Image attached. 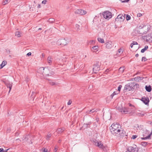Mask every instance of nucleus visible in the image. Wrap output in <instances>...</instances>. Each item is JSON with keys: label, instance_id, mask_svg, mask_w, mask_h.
I'll return each instance as SVG.
<instances>
[{"label": "nucleus", "instance_id": "2eb2a0df", "mask_svg": "<svg viewBox=\"0 0 152 152\" xmlns=\"http://www.w3.org/2000/svg\"><path fill=\"white\" fill-rule=\"evenodd\" d=\"M95 145L102 149L104 146L101 143V142H95Z\"/></svg>", "mask_w": 152, "mask_h": 152}, {"label": "nucleus", "instance_id": "5fc2aeb1", "mask_svg": "<svg viewBox=\"0 0 152 152\" xmlns=\"http://www.w3.org/2000/svg\"><path fill=\"white\" fill-rule=\"evenodd\" d=\"M4 150L2 148H0V152H4Z\"/></svg>", "mask_w": 152, "mask_h": 152}, {"label": "nucleus", "instance_id": "dca6fc26", "mask_svg": "<svg viewBox=\"0 0 152 152\" xmlns=\"http://www.w3.org/2000/svg\"><path fill=\"white\" fill-rule=\"evenodd\" d=\"M65 129L64 128H59L56 131L57 133L58 134H61L65 130Z\"/></svg>", "mask_w": 152, "mask_h": 152}, {"label": "nucleus", "instance_id": "6e6d98bb", "mask_svg": "<svg viewBox=\"0 0 152 152\" xmlns=\"http://www.w3.org/2000/svg\"><path fill=\"white\" fill-rule=\"evenodd\" d=\"M31 53L30 52L28 53H27V54H26V55L28 56H31Z\"/></svg>", "mask_w": 152, "mask_h": 152}, {"label": "nucleus", "instance_id": "c85d7f7f", "mask_svg": "<svg viewBox=\"0 0 152 152\" xmlns=\"http://www.w3.org/2000/svg\"><path fill=\"white\" fill-rule=\"evenodd\" d=\"M10 1V0H5L3 1L2 3V4L3 5H5L7 4Z\"/></svg>", "mask_w": 152, "mask_h": 152}, {"label": "nucleus", "instance_id": "338daca9", "mask_svg": "<svg viewBox=\"0 0 152 152\" xmlns=\"http://www.w3.org/2000/svg\"><path fill=\"white\" fill-rule=\"evenodd\" d=\"M9 149H6L5 150H4V152H7L8 150Z\"/></svg>", "mask_w": 152, "mask_h": 152}, {"label": "nucleus", "instance_id": "0e129e2a", "mask_svg": "<svg viewBox=\"0 0 152 152\" xmlns=\"http://www.w3.org/2000/svg\"><path fill=\"white\" fill-rule=\"evenodd\" d=\"M114 96V95L113 94H112L111 95H110V96L111 97V98L112 99L113 96Z\"/></svg>", "mask_w": 152, "mask_h": 152}, {"label": "nucleus", "instance_id": "473e14b6", "mask_svg": "<svg viewBox=\"0 0 152 152\" xmlns=\"http://www.w3.org/2000/svg\"><path fill=\"white\" fill-rule=\"evenodd\" d=\"M2 81L6 86L10 83L9 81L7 80H3Z\"/></svg>", "mask_w": 152, "mask_h": 152}, {"label": "nucleus", "instance_id": "2f4dec72", "mask_svg": "<svg viewBox=\"0 0 152 152\" xmlns=\"http://www.w3.org/2000/svg\"><path fill=\"white\" fill-rule=\"evenodd\" d=\"M15 36L18 37H20L21 36V34L20 33V32L19 31H17L15 33Z\"/></svg>", "mask_w": 152, "mask_h": 152}, {"label": "nucleus", "instance_id": "bf43d9fd", "mask_svg": "<svg viewBox=\"0 0 152 152\" xmlns=\"http://www.w3.org/2000/svg\"><path fill=\"white\" fill-rule=\"evenodd\" d=\"M117 91H115L113 93V94L115 95L118 94V93H117Z\"/></svg>", "mask_w": 152, "mask_h": 152}, {"label": "nucleus", "instance_id": "e433bc0d", "mask_svg": "<svg viewBox=\"0 0 152 152\" xmlns=\"http://www.w3.org/2000/svg\"><path fill=\"white\" fill-rule=\"evenodd\" d=\"M42 152H48V150L46 148H43L42 149Z\"/></svg>", "mask_w": 152, "mask_h": 152}, {"label": "nucleus", "instance_id": "f704fd0d", "mask_svg": "<svg viewBox=\"0 0 152 152\" xmlns=\"http://www.w3.org/2000/svg\"><path fill=\"white\" fill-rule=\"evenodd\" d=\"M55 21V19L53 18H50L49 19V22L50 23H53Z\"/></svg>", "mask_w": 152, "mask_h": 152}, {"label": "nucleus", "instance_id": "f257e3e1", "mask_svg": "<svg viewBox=\"0 0 152 152\" xmlns=\"http://www.w3.org/2000/svg\"><path fill=\"white\" fill-rule=\"evenodd\" d=\"M121 126L120 125L117 123H114L112 124L110 127V130L111 133L116 135L118 134L119 136L121 137L123 136L124 134V131L121 128Z\"/></svg>", "mask_w": 152, "mask_h": 152}, {"label": "nucleus", "instance_id": "20e7f679", "mask_svg": "<svg viewBox=\"0 0 152 152\" xmlns=\"http://www.w3.org/2000/svg\"><path fill=\"white\" fill-rule=\"evenodd\" d=\"M102 15L104 18L107 20H109L112 17V13L109 11H105L102 13Z\"/></svg>", "mask_w": 152, "mask_h": 152}, {"label": "nucleus", "instance_id": "3c124183", "mask_svg": "<svg viewBox=\"0 0 152 152\" xmlns=\"http://www.w3.org/2000/svg\"><path fill=\"white\" fill-rule=\"evenodd\" d=\"M142 16V14L141 13H139L137 14V17H140Z\"/></svg>", "mask_w": 152, "mask_h": 152}, {"label": "nucleus", "instance_id": "052dcab7", "mask_svg": "<svg viewBox=\"0 0 152 152\" xmlns=\"http://www.w3.org/2000/svg\"><path fill=\"white\" fill-rule=\"evenodd\" d=\"M91 124V122H88V123H86V124H84V125H90Z\"/></svg>", "mask_w": 152, "mask_h": 152}, {"label": "nucleus", "instance_id": "a18cd8bd", "mask_svg": "<svg viewBox=\"0 0 152 152\" xmlns=\"http://www.w3.org/2000/svg\"><path fill=\"white\" fill-rule=\"evenodd\" d=\"M147 60L146 58L145 57H142V61H145Z\"/></svg>", "mask_w": 152, "mask_h": 152}, {"label": "nucleus", "instance_id": "680f3d73", "mask_svg": "<svg viewBox=\"0 0 152 152\" xmlns=\"http://www.w3.org/2000/svg\"><path fill=\"white\" fill-rule=\"evenodd\" d=\"M6 50V51H7V52L8 53H9V54L10 52V50L8 49H7Z\"/></svg>", "mask_w": 152, "mask_h": 152}, {"label": "nucleus", "instance_id": "0eeeda50", "mask_svg": "<svg viewBox=\"0 0 152 152\" xmlns=\"http://www.w3.org/2000/svg\"><path fill=\"white\" fill-rule=\"evenodd\" d=\"M40 69H41V70L43 69V70L44 71L43 72V73H42V74H45V75H46V76H51L52 75H53L54 74V72H51L50 73V75H49L48 73V72H47V71H48V68L47 67L44 68L43 67H41V68H40Z\"/></svg>", "mask_w": 152, "mask_h": 152}, {"label": "nucleus", "instance_id": "c756f323", "mask_svg": "<svg viewBox=\"0 0 152 152\" xmlns=\"http://www.w3.org/2000/svg\"><path fill=\"white\" fill-rule=\"evenodd\" d=\"M6 86L8 88H10V90L9 92V93L12 88V84H11L10 83L9 84H8V85Z\"/></svg>", "mask_w": 152, "mask_h": 152}, {"label": "nucleus", "instance_id": "aec40b11", "mask_svg": "<svg viewBox=\"0 0 152 152\" xmlns=\"http://www.w3.org/2000/svg\"><path fill=\"white\" fill-rule=\"evenodd\" d=\"M7 64V61H4L0 65V69H2Z\"/></svg>", "mask_w": 152, "mask_h": 152}, {"label": "nucleus", "instance_id": "603ef678", "mask_svg": "<svg viewBox=\"0 0 152 152\" xmlns=\"http://www.w3.org/2000/svg\"><path fill=\"white\" fill-rule=\"evenodd\" d=\"M72 102L70 100H69V101L68 102V103H67L68 105H69L71 104L72 103Z\"/></svg>", "mask_w": 152, "mask_h": 152}, {"label": "nucleus", "instance_id": "58836bf2", "mask_svg": "<svg viewBox=\"0 0 152 152\" xmlns=\"http://www.w3.org/2000/svg\"><path fill=\"white\" fill-rule=\"evenodd\" d=\"M126 19L127 20H130L131 19L130 16L129 15H127L126 17Z\"/></svg>", "mask_w": 152, "mask_h": 152}, {"label": "nucleus", "instance_id": "37998d69", "mask_svg": "<svg viewBox=\"0 0 152 152\" xmlns=\"http://www.w3.org/2000/svg\"><path fill=\"white\" fill-rule=\"evenodd\" d=\"M92 48L94 50H97L98 48V46H94Z\"/></svg>", "mask_w": 152, "mask_h": 152}, {"label": "nucleus", "instance_id": "c03bdc74", "mask_svg": "<svg viewBox=\"0 0 152 152\" xmlns=\"http://www.w3.org/2000/svg\"><path fill=\"white\" fill-rule=\"evenodd\" d=\"M139 77H135L134 78L135 80L136 81H140V80L139 79L140 78H139Z\"/></svg>", "mask_w": 152, "mask_h": 152}, {"label": "nucleus", "instance_id": "de8ad7c7", "mask_svg": "<svg viewBox=\"0 0 152 152\" xmlns=\"http://www.w3.org/2000/svg\"><path fill=\"white\" fill-rule=\"evenodd\" d=\"M47 1L46 0H44L42 1V3L44 4H45L47 2Z\"/></svg>", "mask_w": 152, "mask_h": 152}, {"label": "nucleus", "instance_id": "a19ab883", "mask_svg": "<svg viewBox=\"0 0 152 152\" xmlns=\"http://www.w3.org/2000/svg\"><path fill=\"white\" fill-rule=\"evenodd\" d=\"M58 147L57 146H56L55 147L54 149V152H57V151L58 150Z\"/></svg>", "mask_w": 152, "mask_h": 152}, {"label": "nucleus", "instance_id": "7c9ffc66", "mask_svg": "<svg viewBox=\"0 0 152 152\" xmlns=\"http://www.w3.org/2000/svg\"><path fill=\"white\" fill-rule=\"evenodd\" d=\"M148 144V142H141V145L143 146H146Z\"/></svg>", "mask_w": 152, "mask_h": 152}, {"label": "nucleus", "instance_id": "6ab92c4d", "mask_svg": "<svg viewBox=\"0 0 152 152\" xmlns=\"http://www.w3.org/2000/svg\"><path fill=\"white\" fill-rule=\"evenodd\" d=\"M152 134V130H151V133L149 134L148 136L144 137H141V139L142 140H145L147 139H149L150 138V137L151 135Z\"/></svg>", "mask_w": 152, "mask_h": 152}, {"label": "nucleus", "instance_id": "774afa93", "mask_svg": "<svg viewBox=\"0 0 152 152\" xmlns=\"http://www.w3.org/2000/svg\"><path fill=\"white\" fill-rule=\"evenodd\" d=\"M138 56H139V54L138 53L136 54L135 56L136 57H137Z\"/></svg>", "mask_w": 152, "mask_h": 152}, {"label": "nucleus", "instance_id": "a211bd4d", "mask_svg": "<svg viewBox=\"0 0 152 152\" xmlns=\"http://www.w3.org/2000/svg\"><path fill=\"white\" fill-rule=\"evenodd\" d=\"M146 113L145 112H141L138 113L137 112L136 113V115L139 117H143L145 114Z\"/></svg>", "mask_w": 152, "mask_h": 152}, {"label": "nucleus", "instance_id": "f03ea898", "mask_svg": "<svg viewBox=\"0 0 152 152\" xmlns=\"http://www.w3.org/2000/svg\"><path fill=\"white\" fill-rule=\"evenodd\" d=\"M101 64L99 61L95 63L94 65L93 71L95 73H97L100 70V66Z\"/></svg>", "mask_w": 152, "mask_h": 152}, {"label": "nucleus", "instance_id": "a878e982", "mask_svg": "<svg viewBox=\"0 0 152 152\" xmlns=\"http://www.w3.org/2000/svg\"><path fill=\"white\" fill-rule=\"evenodd\" d=\"M148 48V46L147 45H145L144 48L142 49L141 50V52L142 53H143Z\"/></svg>", "mask_w": 152, "mask_h": 152}, {"label": "nucleus", "instance_id": "ea45409f", "mask_svg": "<svg viewBox=\"0 0 152 152\" xmlns=\"http://www.w3.org/2000/svg\"><path fill=\"white\" fill-rule=\"evenodd\" d=\"M80 26L78 24H76V28L77 30H80Z\"/></svg>", "mask_w": 152, "mask_h": 152}, {"label": "nucleus", "instance_id": "39448f33", "mask_svg": "<svg viewBox=\"0 0 152 152\" xmlns=\"http://www.w3.org/2000/svg\"><path fill=\"white\" fill-rule=\"evenodd\" d=\"M125 14L124 16L122 14H119L115 19V21L120 22H123L125 19Z\"/></svg>", "mask_w": 152, "mask_h": 152}, {"label": "nucleus", "instance_id": "69168bd1", "mask_svg": "<svg viewBox=\"0 0 152 152\" xmlns=\"http://www.w3.org/2000/svg\"><path fill=\"white\" fill-rule=\"evenodd\" d=\"M26 81L27 82H28V81H29V80L28 79V77L27 76L26 77Z\"/></svg>", "mask_w": 152, "mask_h": 152}, {"label": "nucleus", "instance_id": "7ed1b4c3", "mask_svg": "<svg viewBox=\"0 0 152 152\" xmlns=\"http://www.w3.org/2000/svg\"><path fill=\"white\" fill-rule=\"evenodd\" d=\"M138 149L136 145H133L132 146H129L128 148L127 151L126 152H138Z\"/></svg>", "mask_w": 152, "mask_h": 152}, {"label": "nucleus", "instance_id": "864d4df0", "mask_svg": "<svg viewBox=\"0 0 152 152\" xmlns=\"http://www.w3.org/2000/svg\"><path fill=\"white\" fill-rule=\"evenodd\" d=\"M109 71V70L108 69H107L104 72V73L105 74H107L108 72Z\"/></svg>", "mask_w": 152, "mask_h": 152}, {"label": "nucleus", "instance_id": "f3484780", "mask_svg": "<svg viewBox=\"0 0 152 152\" xmlns=\"http://www.w3.org/2000/svg\"><path fill=\"white\" fill-rule=\"evenodd\" d=\"M119 111L125 114L128 113L127 108L124 107L122 109H120Z\"/></svg>", "mask_w": 152, "mask_h": 152}, {"label": "nucleus", "instance_id": "412c9836", "mask_svg": "<svg viewBox=\"0 0 152 152\" xmlns=\"http://www.w3.org/2000/svg\"><path fill=\"white\" fill-rule=\"evenodd\" d=\"M132 84H133V88H139V86L138 84L135 83L134 82H132Z\"/></svg>", "mask_w": 152, "mask_h": 152}, {"label": "nucleus", "instance_id": "423d86ee", "mask_svg": "<svg viewBox=\"0 0 152 152\" xmlns=\"http://www.w3.org/2000/svg\"><path fill=\"white\" fill-rule=\"evenodd\" d=\"M133 84L131 82L126 85L124 87V90L126 91L132 90L134 88H133Z\"/></svg>", "mask_w": 152, "mask_h": 152}, {"label": "nucleus", "instance_id": "6e6552de", "mask_svg": "<svg viewBox=\"0 0 152 152\" xmlns=\"http://www.w3.org/2000/svg\"><path fill=\"white\" fill-rule=\"evenodd\" d=\"M87 12L82 9H77L75 11V13L77 14L84 15L87 13Z\"/></svg>", "mask_w": 152, "mask_h": 152}, {"label": "nucleus", "instance_id": "5701e85b", "mask_svg": "<svg viewBox=\"0 0 152 152\" xmlns=\"http://www.w3.org/2000/svg\"><path fill=\"white\" fill-rule=\"evenodd\" d=\"M128 110V113H132L134 111V108H127Z\"/></svg>", "mask_w": 152, "mask_h": 152}, {"label": "nucleus", "instance_id": "cd10ccee", "mask_svg": "<svg viewBox=\"0 0 152 152\" xmlns=\"http://www.w3.org/2000/svg\"><path fill=\"white\" fill-rule=\"evenodd\" d=\"M49 83L52 86H53L57 84L51 80H49Z\"/></svg>", "mask_w": 152, "mask_h": 152}, {"label": "nucleus", "instance_id": "9d476101", "mask_svg": "<svg viewBox=\"0 0 152 152\" xmlns=\"http://www.w3.org/2000/svg\"><path fill=\"white\" fill-rule=\"evenodd\" d=\"M53 58L51 56H50L48 57L47 58V62L49 65H51L53 63H56L55 61H53Z\"/></svg>", "mask_w": 152, "mask_h": 152}, {"label": "nucleus", "instance_id": "4468645a", "mask_svg": "<svg viewBox=\"0 0 152 152\" xmlns=\"http://www.w3.org/2000/svg\"><path fill=\"white\" fill-rule=\"evenodd\" d=\"M141 101L145 104H147L149 102V100L148 98L142 97L141 99Z\"/></svg>", "mask_w": 152, "mask_h": 152}, {"label": "nucleus", "instance_id": "4d7b16f0", "mask_svg": "<svg viewBox=\"0 0 152 152\" xmlns=\"http://www.w3.org/2000/svg\"><path fill=\"white\" fill-rule=\"evenodd\" d=\"M130 0H124L122 1V2H128Z\"/></svg>", "mask_w": 152, "mask_h": 152}, {"label": "nucleus", "instance_id": "49530a36", "mask_svg": "<svg viewBox=\"0 0 152 152\" xmlns=\"http://www.w3.org/2000/svg\"><path fill=\"white\" fill-rule=\"evenodd\" d=\"M122 51H123V50L122 49H120L118 50V53H120L121 52H122V53L123 52Z\"/></svg>", "mask_w": 152, "mask_h": 152}, {"label": "nucleus", "instance_id": "9b49d317", "mask_svg": "<svg viewBox=\"0 0 152 152\" xmlns=\"http://www.w3.org/2000/svg\"><path fill=\"white\" fill-rule=\"evenodd\" d=\"M97 111L98 110L97 109L95 108H93L87 110L86 112V113L87 115L93 114L94 113L97 112Z\"/></svg>", "mask_w": 152, "mask_h": 152}, {"label": "nucleus", "instance_id": "b1692460", "mask_svg": "<svg viewBox=\"0 0 152 152\" xmlns=\"http://www.w3.org/2000/svg\"><path fill=\"white\" fill-rule=\"evenodd\" d=\"M145 88L146 90L148 92H150L151 91L152 88L150 86H146Z\"/></svg>", "mask_w": 152, "mask_h": 152}, {"label": "nucleus", "instance_id": "1a4fd4ad", "mask_svg": "<svg viewBox=\"0 0 152 152\" xmlns=\"http://www.w3.org/2000/svg\"><path fill=\"white\" fill-rule=\"evenodd\" d=\"M67 43V41L64 39H59L57 42L58 44L60 45H65Z\"/></svg>", "mask_w": 152, "mask_h": 152}, {"label": "nucleus", "instance_id": "e2e57ef3", "mask_svg": "<svg viewBox=\"0 0 152 152\" xmlns=\"http://www.w3.org/2000/svg\"><path fill=\"white\" fill-rule=\"evenodd\" d=\"M139 78H140L139 79L140 80V81L143 78V77H139Z\"/></svg>", "mask_w": 152, "mask_h": 152}, {"label": "nucleus", "instance_id": "4be33fe9", "mask_svg": "<svg viewBox=\"0 0 152 152\" xmlns=\"http://www.w3.org/2000/svg\"><path fill=\"white\" fill-rule=\"evenodd\" d=\"M30 138V135H26L23 137V139L25 141H27Z\"/></svg>", "mask_w": 152, "mask_h": 152}, {"label": "nucleus", "instance_id": "393cba45", "mask_svg": "<svg viewBox=\"0 0 152 152\" xmlns=\"http://www.w3.org/2000/svg\"><path fill=\"white\" fill-rule=\"evenodd\" d=\"M51 134L49 132H48L46 137V139L48 140H50V138L51 137Z\"/></svg>", "mask_w": 152, "mask_h": 152}, {"label": "nucleus", "instance_id": "13d9d810", "mask_svg": "<svg viewBox=\"0 0 152 152\" xmlns=\"http://www.w3.org/2000/svg\"><path fill=\"white\" fill-rule=\"evenodd\" d=\"M132 43V44H133V45L137 44V43L136 42H134Z\"/></svg>", "mask_w": 152, "mask_h": 152}, {"label": "nucleus", "instance_id": "c9c22d12", "mask_svg": "<svg viewBox=\"0 0 152 152\" xmlns=\"http://www.w3.org/2000/svg\"><path fill=\"white\" fill-rule=\"evenodd\" d=\"M95 43V41L94 40H90L88 42V44L91 45L92 44L94 43Z\"/></svg>", "mask_w": 152, "mask_h": 152}, {"label": "nucleus", "instance_id": "ddd939ff", "mask_svg": "<svg viewBox=\"0 0 152 152\" xmlns=\"http://www.w3.org/2000/svg\"><path fill=\"white\" fill-rule=\"evenodd\" d=\"M113 44L111 41H108L106 43V47L108 49H110L113 46Z\"/></svg>", "mask_w": 152, "mask_h": 152}, {"label": "nucleus", "instance_id": "8fccbe9b", "mask_svg": "<svg viewBox=\"0 0 152 152\" xmlns=\"http://www.w3.org/2000/svg\"><path fill=\"white\" fill-rule=\"evenodd\" d=\"M129 106L132 107V108H134V105H132V104H131L129 103Z\"/></svg>", "mask_w": 152, "mask_h": 152}, {"label": "nucleus", "instance_id": "09e8293b", "mask_svg": "<svg viewBox=\"0 0 152 152\" xmlns=\"http://www.w3.org/2000/svg\"><path fill=\"white\" fill-rule=\"evenodd\" d=\"M140 28H139V29H144L145 28H146V26H144L143 27H142V26H140L139 27Z\"/></svg>", "mask_w": 152, "mask_h": 152}, {"label": "nucleus", "instance_id": "4c0bfd02", "mask_svg": "<svg viewBox=\"0 0 152 152\" xmlns=\"http://www.w3.org/2000/svg\"><path fill=\"white\" fill-rule=\"evenodd\" d=\"M122 87V86L121 85H119V86H118V93H119V92L120 91L121 88Z\"/></svg>", "mask_w": 152, "mask_h": 152}, {"label": "nucleus", "instance_id": "f8f14e48", "mask_svg": "<svg viewBox=\"0 0 152 152\" xmlns=\"http://www.w3.org/2000/svg\"><path fill=\"white\" fill-rule=\"evenodd\" d=\"M145 38L146 39V41L149 42H152V34L150 33L145 37Z\"/></svg>", "mask_w": 152, "mask_h": 152}, {"label": "nucleus", "instance_id": "72a5a7b5", "mask_svg": "<svg viewBox=\"0 0 152 152\" xmlns=\"http://www.w3.org/2000/svg\"><path fill=\"white\" fill-rule=\"evenodd\" d=\"M102 149L105 152H107V151L108 148L107 146H104L102 148Z\"/></svg>", "mask_w": 152, "mask_h": 152}, {"label": "nucleus", "instance_id": "79ce46f5", "mask_svg": "<svg viewBox=\"0 0 152 152\" xmlns=\"http://www.w3.org/2000/svg\"><path fill=\"white\" fill-rule=\"evenodd\" d=\"M137 137V136L136 135H132L131 138L133 139H134Z\"/></svg>", "mask_w": 152, "mask_h": 152}, {"label": "nucleus", "instance_id": "bb28decb", "mask_svg": "<svg viewBox=\"0 0 152 152\" xmlns=\"http://www.w3.org/2000/svg\"><path fill=\"white\" fill-rule=\"evenodd\" d=\"M97 40L98 42L101 43H103L104 42V41L103 39L101 38H97Z\"/></svg>", "mask_w": 152, "mask_h": 152}]
</instances>
